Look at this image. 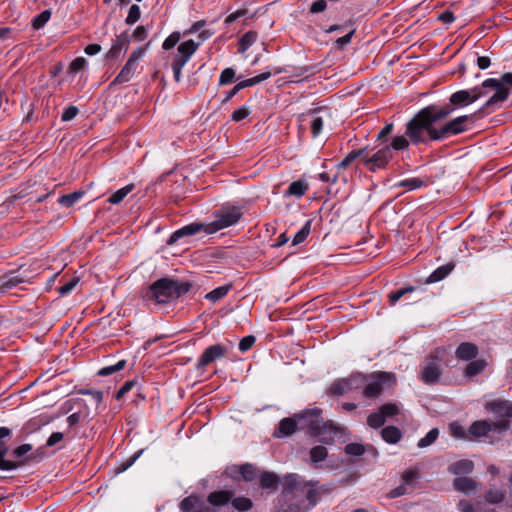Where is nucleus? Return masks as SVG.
<instances>
[{"label": "nucleus", "instance_id": "nucleus-1", "mask_svg": "<svg viewBox=\"0 0 512 512\" xmlns=\"http://www.w3.org/2000/svg\"><path fill=\"white\" fill-rule=\"evenodd\" d=\"M450 106L429 105L421 109L406 125L405 135L417 145L432 140V131H437L436 124L452 114Z\"/></svg>", "mask_w": 512, "mask_h": 512}, {"label": "nucleus", "instance_id": "nucleus-2", "mask_svg": "<svg viewBox=\"0 0 512 512\" xmlns=\"http://www.w3.org/2000/svg\"><path fill=\"white\" fill-rule=\"evenodd\" d=\"M214 217L215 219L210 223H191L176 230L169 237L167 244L173 245L180 238L194 235L201 231L205 232L206 234H213L219 230L230 227L240 220L242 213L237 207H223L214 213Z\"/></svg>", "mask_w": 512, "mask_h": 512}, {"label": "nucleus", "instance_id": "nucleus-3", "mask_svg": "<svg viewBox=\"0 0 512 512\" xmlns=\"http://www.w3.org/2000/svg\"><path fill=\"white\" fill-rule=\"evenodd\" d=\"M192 284L190 282H178L168 278L155 281L149 287L148 297H151L159 304L169 303L178 297L186 294Z\"/></svg>", "mask_w": 512, "mask_h": 512}, {"label": "nucleus", "instance_id": "nucleus-4", "mask_svg": "<svg viewBox=\"0 0 512 512\" xmlns=\"http://www.w3.org/2000/svg\"><path fill=\"white\" fill-rule=\"evenodd\" d=\"M213 34L214 32L209 29L201 30L198 35L200 40L199 42H195L194 40L189 39L178 45L177 53L173 56L171 63L174 79L176 82L181 81L182 68L187 64L191 56L197 51L200 44L209 39Z\"/></svg>", "mask_w": 512, "mask_h": 512}, {"label": "nucleus", "instance_id": "nucleus-5", "mask_svg": "<svg viewBox=\"0 0 512 512\" xmlns=\"http://www.w3.org/2000/svg\"><path fill=\"white\" fill-rule=\"evenodd\" d=\"M487 89L494 90V94L490 96L484 105L474 113V115H478V118L483 117L486 110L491 106L505 101L509 95V90L503 86L499 80L490 78L485 80L481 86H476L471 89L472 94L477 95L475 96V102L480 98L487 96Z\"/></svg>", "mask_w": 512, "mask_h": 512}, {"label": "nucleus", "instance_id": "nucleus-6", "mask_svg": "<svg viewBox=\"0 0 512 512\" xmlns=\"http://www.w3.org/2000/svg\"><path fill=\"white\" fill-rule=\"evenodd\" d=\"M298 421L300 422V429H307L315 436L322 435L327 429L336 431L332 424L323 421L322 410L319 408L308 409L298 414Z\"/></svg>", "mask_w": 512, "mask_h": 512}, {"label": "nucleus", "instance_id": "nucleus-7", "mask_svg": "<svg viewBox=\"0 0 512 512\" xmlns=\"http://www.w3.org/2000/svg\"><path fill=\"white\" fill-rule=\"evenodd\" d=\"M445 355V349L437 348L430 356L426 359V362L421 368L420 379L425 384H435L439 381L442 375V368L439 361L443 359Z\"/></svg>", "mask_w": 512, "mask_h": 512}, {"label": "nucleus", "instance_id": "nucleus-8", "mask_svg": "<svg viewBox=\"0 0 512 512\" xmlns=\"http://www.w3.org/2000/svg\"><path fill=\"white\" fill-rule=\"evenodd\" d=\"M363 149L362 163L371 172L385 168L393 157L391 146H384L373 153L367 147Z\"/></svg>", "mask_w": 512, "mask_h": 512}, {"label": "nucleus", "instance_id": "nucleus-9", "mask_svg": "<svg viewBox=\"0 0 512 512\" xmlns=\"http://www.w3.org/2000/svg\"><path fill=\"white\" fill-rule=\"evenodd\" d=\"M473 117L478 118V115H462L446 122L441 127H439L437 131H432V140H444L451 136L465 132L467 130L465 123Z\"/></svg>", "mask_w": 512, "mask_h": 512}, {"label": "nucleus", "instance_id": "nucleus-10", "mask_svg": "<svg viewBox=\"0 0 512 512\" xmlns=\"http://www.w3.org/2000/svg\"><path fill=\"white\" fill-rule=\"evenodd\" d=\"M510 428V422L507 419H501L496 422H491L489 420H478L474 421L469 429L468 434L471 438H480L488 435L490 431H494L496 433H503Z\"/></svg>", "mask_w": 512, "mask_h": 512}, {"label": "nucleus", "instance_id": "nucleus-11", "mask_svg": "<svg viewBox=\"0 0 512 512\" xmlns=\"http://www.w3.org/2000/svg\"><path fill=\"white\" fill-rule=\"evenodd\" d=\"M363 395L366 398H377L383 391L385 383L390 379L388 373H375L364 375Z\"/></svg>", "mask_w": 512, "mask_h": 512}, {"label": "nucleus", "instance_id": "nucleus-12", "mask_svg": "<svg viewBox=\"0 0 512 512\" xmlns=\"http://www.w3.org/2000/svg\"><path fill=\"white\" fill-rule=\"evenodd\" d=\"M364 375L357 373L348 378L337 379L329 388V393L333 395H343L350 391L358 390L363 387Z\"/></svg>", "mask_w": 512, "mask_h": 512}, {"label": "nucleus", "instance_id": "nucleus-13", "mask_svg": "<svg viewBox=\"0 0 512 512\" xmlns=\"http://www.w3.org/2000/svg\"><path fill=\"white\" fill-rule=\"evenodd\" d=\"M146 51L145 47L138 48L135 50L129 57L128 61L120 71V73L116 76L113 83H126L132 79L135 74L136 68L138 66V62L144 56Z\"/></svg>", "mask_w": 512, "mask_h": 512}, {"label": "nucleus", "instance_id": "nucleus-14", "mask_svg": "<svg viewBox=\"0 0 512 512\" xmlns=\"http://www.w3.org/2000/svg\"><path fill=\"white\" fill-rule=\"evenodd\" d=\"M11 437L12 430L10 428L4 426L0 427V470L2 471L15 470L23 464V462L16 463L14 461L5 459V456L9 451L7 441L11 439Z\"/></svg>", "mask_w": 512, "mask_h": 512}, {"label": "nucleus", "instance_id": "nucleus-15", "mask_svg": "<svg viewBox=\"0 0 512 512\" xmlns=\"http://www.w3.org/2000/svg\"><path fill=\"white\" fill-rule=\"evenodd\" d=\"M230 346L231 344H214L206 348L196 364V369L203 370L207 365L225 356Z\"/></svg>", "mask_w": 512, "mask_h": 512}, {"label": "nucleus", "instance_id": "nucleus-16", "mask_svg": "<svg viewBox=\"0 0 512 512\" xmlns=\"http://www.w3.org/2000/svg\"><path fill=\"white\" fill-rule=\"evenodd\" d=\"M304 491L302 489V479L297 474H288L284 478V489L282 492L283 498H297L303 496Z\"/></svg>", "mask_w": 512, "mask_h": 512}, {"label": "nucleus", "instance_id": "nucleus-17", "mask_svg": "<svg viewBox=\"0 0 512 512\" xmlns=\"http://www.w3.org/2000/svg\"><path fill=\"white\" fill-rule=\"evenodd\" d=\"M261 471L258 470L254 465L250 463H246L240 466H233L228 468V473L232 478H236V474H239L244 481L252 482L258 479L259 473Z\"/></svg>", "mask_w": 512, "mask_h": 512}, {"label": "nucleus", "instance_id": "nucleus-18", "mask_svg": "<svg viewBox=\"0 0 512 512\" xmlns=\"http://www.w3.org/2000/svg\"><path fill=\"white\" fill-rule=\"evenodd\" d=\"M485 409L503 419L512 417V402L506 400H493L485 405Z\"/></svg>", "mask_w": 512, "mask_h": 512}, {"label": "nucleus", "instance_id": "nucleus-19", "mask_svg": "<svg viewBox=\"0 0 512 512\" xmlns=\"http://www.w3.org/2000/svg\"><path fill=\"white\" fill-rule=\"evenodd\" d=\"M297 429H300V422L298 421V414L293 417L282 419L277 429L274 432L275 437H285L292 435Z\"/></svg>", "mask_w": 512, "mask_h": 512}, {"label": "nucleus", "instance_id": "nucleus-20", "mask_svg": "<svg viewBox=\"0 0 512 512\" xmlns=\"http://www.w3.org/2000/svg\"><path fill=\"white\" fill-rule=\"evenodd\" d=\"M475 96L472 94V90H459L451 94L449 98V104L447 106H450L454 109L465 107L471 103L475 102Z\"/></svg>", "mask_w": 512, "mask_h": 512}, {"label": "nucleus", "instance_id": "nucleus-21", "mask_svg": "<svg viewBox=\"0 0 512 512\" xmlns=\"http://www.w3.org/2000/svg\"><path fill=\"white\" fill-rule=\"evenodd\" d=\"M27 280V275H24L21 271H11L0 276V290L10 289Z\"/></svg>", "mask_w": 512, "mask_h": 512}, {"label": "nucleus", "instance_id": "nucleus-22", "mask_svg": "<svg viewBox=\"0 0 512 512\" xmlns=\"http://www.w3.org/2000/svg\"><path fill=\"white\" fill-rule=\"evenodd\" d=\"M257 480L259 482V486L263 490H267L269 492L276 491L280 484V479H279L278 475H276L273 472H268V471H261L259 473V477Z\"/></svg>", "mask_w": 512, "mask_h": 512}, {"label": "nucleus", "instance_id": "nucleus-23", "mask_svg": "<svg viewBox=\"0 0 512 512\" xmlns=\"http://www.w3.org/2000/svg\"><path fill=\"white\" fill-rule=\"evenodd\" d=\"M129 46V35L123 32L117 36L112 47L107 52V57L110 59L117 58L122 52H125Z\"/></svg>", "mask_w": 512, "mask_h": 512}, {"label": "nucleus", "instance_id": "nucleus-24", "mask_svg": "<svg viewBox=\"0 0 512 512\" xmlns=\"http://www.w3.org/2000/svg\"><path fill=\"white\" fill-rule=\"evenodd\" d=\"M455 355L459 360H473L478 355V347L471 342H463L457 347Z\"/></svg>", "mask_w": 512, "mask_h": 512}, {"label": "nucleus", "instance_id": "nucleus-25", "mask_svg": "<svg viewBox=\"0 0 512 512\" xmlns=\"http://www.w3.org/2000/svg\"><path fill=\"white\" fill-rule=\"evenodd\" d=\"M232 491L220 490L211 492L207 497V502L211 505V507H222L228 504L233 496Z\"/></svg>", "mask_w": 512, "mask_h": 512}, {"label": "nucleus", "instance_id": "nucleus-26", "mask_svg": "<svg viewBox=\"0 0 512 512\" xmlns=\"http://www.w3.org/2000/svg\"><path fill=\"white\" fill-rule=\"evenodd\" d=\"M453 486L457 491L470 494L477 488V482L468 477H458L454 479Z\"/></svg>", "mask_w": 512, "mask_h": 512}, {"label": "nucleus", "instance_id": "nucleus-27", "mask_svg": "<svg viewBox=\"0 0 512 512\" xmlns=\"http://www.w3.org/2000/svg\"><path fill=\"white\" fill-rule=\"evenodd\" d=\"M455 264L450 262L443 266L438 267L435 271H433L426 280V283H435L443 280L446 276H448L454 269Z\"/></svg>", "mask_w": 512, "mask_h": 512}, {"label": "nucleus", "instance_id": "nucleus-28", "mask_svg": "<svg viewBox=\"0 0 512 512\" xmlns=\"http://www.w3.org/2000/svg\"><path fill=\"white\" fill-rule=\"evenodd\" d=\"M473 462L471 460H459L454 463H452L448 470L450 473L454 475H462V474H469L473 470Z\"/></svg>", "mask_w": 512, "mask_h": 512}, {"label": "nucleus", "instance_id": "nucleus-29", "mask_svg": "<svg viewBox=\"0 0 512 512\" xmlns=\"http://www.w3.org/2000/svg\"><path fill=\"white\" fill-rule=\"evenodd\" d=\"M309 186L305 181L298 180L292 182L287 190L284 192V196H295L302 197L308 190Z\"/></svg>", "mask_w": 512, "mask_h": 512}, {"label": "nucleus", "instance_id": "nucleus-30", "mask_svg": "<svg viewBox=\"0 0 512 512\" xmlns=\"http://www.w3.org/2000/svg\"><path fill=\"white\" fill-rule=\"evenodd\" d=\"M382 439L389 444H396L401 439V431L395 426H387L381 431Z\"/></svg>", "mask_w": 512, "mask_h": 512}, {"label": "nucleus", "instance_id": "nucleus-31", "mask_svg": "<svg viewBox=\"0 0 512 512\" xmlns=\"http://www.w3.org/2000/svg\"><path fill=\"white\" fill-rule=\"evenodd\" d=\"M33 447L31 444H22L15 448L12 451V456L19 461H15L16 463L23 462L24 465L28 460L33 459V456H26L30 451H32Z\"/></svg>", "mask_w": 512, "mask_h": 512}, {"label": "nucleus", "instance_id": "nucleus-32", "mask_svg": "<svg viewBox=\"0 0 512 512\" xmlns=\"http://www.w3.org/2000/svg\"><path fill=\"white\" fill-rule=\"evenodd\" d=\"M310 116L312 117L310 122L311 133L313 137H317L322 132L325 117L322 115H318V112L316 110L312 111L310 113Z\"/></svg>", "mask_w": 512, "mask_h": 512}, {"label": "nucleus", "instance_id": "nucleus-33", "mask_svg": "<svg viewBox=\"0 0 512 512\" xmlns=\"http://www.w3.org/2000/svg\"><path fill=\"white\" fill-rule=\"evenodd\" d=\"M201 499L195 496H188L180 503L182 512H197Z\"/></svg>", "mask_w": 512, "mask_h": 512}, {"label": "nucleus", "instance_id": "nucleus-34", "mask_svg": "<svg viewBox=\"0 0 512 512\" xmlns=\"http://www.w3.org/2000/svg\"><path fill=\"white\" fill-rule=\"evenodd\" d=\"M327 456H328V451H327L326 447H324V446L318 445V446L313 447L310 450V460H311V463L314 465H316L319 462L324 461L327 458Z\"/></svg>", "mask_w": 512, "mask_h": 512}, {"label": "nucleus", "instance_id": "nucleus-35", "mask_svg": "<svg viewBox=\"0 0 512 512\" xmlns=\"http://www.w3.org/2000/svg\"><path fill=\"white\" fill-rule=\"evenodd\" d=\"M134 189L133 184H128L125 187L114 192L108 199L111 204H119L132 190Z\"/></svg>", "mask_w": 512, "mask_h": 512}, {"label": "nucleus", "instance_id": "nucleus-36", "mask_svg": "<svg viewBox=\"0 0 512 512\" xmlns=\"http://www.w3.org/2000/svg\"><path fill=\"white\" fill-rule=\"evenodd\" d=\"M486 366L483 360L471 361L465 368V376L473 377L481 373Z\"/></svg>", "mask_w": 512, "mask_h": 512}, {"label": "nucleus", "instance_id": "nucleus-37", "mask_svg": "<svg viewBox=\"0 0 512 512\" xmlns=\"http://www.w3.org/2000/svg\"><path fill=\"white\" fill-rule=\"evenodd\" d=\"M271 76V72L270 71H265V72H262L261 74L255 76V77H252V78H249V79H246V80H243V81H240L238 82L239 86L241 89H244V88H247V87H251V86H254L264 80H267L268 78H270Z\"/></svg>", "mask_w": 512, "mask_h": 512}, {"label": "nucleus", "instance_id": "nucleus-38", "mask_svg": "<svg viewBox=\"0 0 512 512\" xmlns=\"http://www.w3.org/2000/svg\"><path fill=\"white\" fill-rule=\"evenodd\" d=\"M83 195H84V192H82V191H75L73 193L61 196L58 199V202L61 205L65 206V207H71L76 202H78L82 198Z\"/></svg>", "mask_w": 512, "mask_h": 512}, {"label": "nucleus", "instance_id": "nucleus-39", "mask_svg": "<svg viewBox=\"0 0 512 512\" xmlns=\"http://www.w3.org/2000/svg\"><path fill=\"white\" fill-rule=\"evenodd\" d=\"M231 504L234 509L240 512H246L250 510L253 506L251 499L247 497H236L231 500Z\"/></svg>", "mask_w": 512, "mask_h": 512}, {"label": "nucleus", "instance_id": "nucleus-40", "mask_svg": "<svg viewBox=\"0 0 512 512\" xmlns=\"http://www.w3.org/2000/svg\"><path fill=\"white\" fill-rule=\"evenodd\" d=\"M230 290V285L220 286L206 295V298L215 303L227 295Z\"/></svg>", "mask_w": 512, "mask_h": 512}, {"label": "nucleus", "instance_id": "nucleus-41", "mask_svg": "<svg viewBox=\"0 0 512 512\" xmlns=\"http://www.w3.org/2000/svg\"><path fill=\"white\" fill-rule=\"evenodd\" d=\"M311 231V220L306 221L304 226L295 234L292 244L298 245L305 241Z\"/></svg>", "mask_w": 512, "mask_h": 512}, {"label": "nucleus", "instance_id": "nucleus-42", "mask_svg": "<svg viewBox=\"0 0 512 512\" xmlns=\"http://www.w3.org/2000/svg\"><path fill=\"white\" fill-rule=\"evenodd\" d=\"M364 153V149L353 150L351 151L338 165V169L347 168L356 158H360L362 160V154Z\"/></svg>", "mask_w": 512, "mask_h": 512}, {"label": "nucleus", "instance_id": "nucleus-43", "mask_svg": "<svg viewBox=\"0 0 512 512\" xmlns=\"http://www.w3.org/2000/svg\"><path fill=\"white\" fill-rule=\"evenodd\" d=\"M125 366H126V360L122 359V360H119L114 365H109V366H105V367L101 368L98 371V375H100V376H109V375H111V374H113L115 372H118V371L122 370Z\"/></svg>", "mask_w": 512, "mask_h": 512}, {"label": "nucleus", "instance_id": "nucleus-44", "mask_svg": "<svg viewBox=\"0 0 512 512\" xmlns=\"http://www.w3.org/2000/svg\"><path fill=\"white\" fill-rule=\"evenodd\" d=\"M385 418L382 415L381 411L371 413L367 418V424L374 429L380 428L385 423Z\"/></svg>", "mask_w": 512, "mask_h": 512}, {"label": "nucleus", "instance_id": "nucleus-45", "mask_svg": "<svg viewBox=\"0 0 512 512\" xmlns=\"http://www.w3.org/2000/svg\"><path fill=\"white\" fill-rule=\"evenodd\" d=\"M439 435V430L437 428H433L431 429L425 437L421 438L419 441H418V447L419 448H425L429 445H431L432 443H434L437 439Z\"/></svg>", "mask_w": 512, "mask_h": 512}, {"label": "nucleus", "instance_id": "nucleus-46", "mask_svg": "<svg viewBox=\"0 0 512 512\" xmlns=\"http://www.w3.org/2000/svg\"><path fill=\"white\" fill-rule=\"evenodd\" d=\"M51 12L49 10H44L34 17L32 20V26L34 29L42 28L50 19Z\"/></svg>", "mask_w": 512, "mask_h": 512}, {"label": "nucleus", "instance_id": "nucleus-47", "mask_svg": "<svg viewBox=\"0 0 512 512\" xmlns=\"http://www.w3.org/2000/svg\"><path fill=\"white\" fill-rule=\"evenodd\" d=\"M450 431H451L452 436L455 437V438L470 440L468 431H466L464 429V427L461 426L458 423H455V422L451 423L450 424Z\"/></svg>", "mask_w": 512, "mask_h": 512}, {"label": "nucleus", "instance_id": "nucleus-48", "mask_svg": "<svg viewBox=\"0 0 512 512\" xmlns=\"http://www.w3.org/2000/svg\"><path fill=\"white\" fill-rule=\"evenodd\" d=\"M379 410L381 411L382 415L384 416L385 420L387 418H391L396 416L399 413V407L394 403H386L382 405Z\"/></svg>", "mask_w": 512, "mask_h": 512}, {"label": "nucleus", "instance_id": "nucleus-49", "mask_svg": "<svg viewBox=\"0 0 512 512\" xmlns=\"http://www.w3.org/2000/svg\"><path fill=\"white\" fill-rule=\"evenodd\" d=\"M418 478V472L416 468H410L406 470L402 476V483L407 487H413L416 479Z\"/></svg>", "mask_w": 512, "mask_h": 512}, {"label": "nucleus", "instance_id": "nucleus-50", "mask_svg": "<svg viewBox=\"0 0 512 512\" xmlns=\"http://www.w3.org/2000/svg\"><path fill=\"white\" fill-rule=\"evenodd\" d=\"M485 499L488 503H491V504H498L500 502L503 501L504 499V492L501 491V490H489L486 494H485Z\"/></svg>", "mask_w": 512, "mask_h": 512}, {"label": "nucleus", "instance_id": "nucleus-51", "mask_svg": "<svg viewBox=\"0 0 512 512\" xmlns=\"http://www.w3.org/2000/svg\"><path fill=\"white\" fill-rule=\"evenodd\" d=\"M140 16H141L140 7L136 4H133V5H131V7L128 11V15H127L125 21L127 24L132 25L140 19Z\"/></svg>", "mask_w": 512, "mask_h": 512}, {"label": "nucleus", "instance_id": "nucleus-52", "mask_svg": "<svg viewBox=\"0 0 512 512\" xmlns=\"http://www.w3.org/2000/svg\"><path fill=\"white\" fill-rule=\"evenodd\" d=\"M181 39L180 32H173L171 33L163 42L162 48L164 50H170L172 49Z\"/></svg>", "mask_w": 512, "mask_h": 512}, {"label": "nucleus", "instance_id": "nucleus-53", "mask_svg": "<svg viewBox=\"0 0 512 512\" xmlns=\"http://www.w3.org/2000/svg\"><path fill=\"white\" fill-rule=\"evenodd\" d=\"M365 450V447L359 443H349L345 446V452L352 456H361Z\"/></svg>", "mask_w": 512, "mask_h": 512}, {"label": "nucleus", "instance_id": "nucleus-54", "mask_svg": "<svg viewBox=\"0 0 512 512\" xmlns=\"http://www.w3.org/2000/svg\"><path fill=\"white\" fill-rule=\"evenodd\" d=\"M391 150H404L409 146V140L405 136H397L393 139L391 144Z\"/></svg>", "mask_w": 512, "mask_h": 512}, {"label": "nucleus", "instance_id": "nucleus-55", "mask_svg": "<svg viewBox=\"0 0 512 512\" xmlns=\"http://www.w3.org/2000/svg\"><path fill=\"white\" fill-rule=\"evenodd\" d=\"M321 491L320 489H313L310 488L307 490L305 494L306 500L309 502L308 507H313L317 504L318 500L320 499Z\"/></svg>", "mask_w": 512, "mask_h": 512}, {"label": "nucleus", "instance_id": "nucleus-56", "mask_svg": "<svg viewBox=\"0 0 512 512\" xmlns=\"http://www.w3.org/2000/svg\"><path fill=\"white\" fill-rule=\"evenodd\" d=\"M87 61L83 57H77L69 66V73L76 74L86 67Z\"/></svg>", "mask_w": 512, "mask_h": 512}, {"label": "nucleus", "instance_id": "nucleus-57", "mask_svg": "<svg viewBox=\"0 0 512 512\" xmlns=\"http://www.w3.org/2000/svg\"><path fill=\"white\" fill-rule=\"evenodd\" d=\"M414 291V288L413 287H407V288H402V289H399L395 292H392L389 294V301H390V304L391 305H394L396 302H398L405 294L407 293H410V292H413Z\"/></svg>", "mask_w": 512, "mask_h": 512}, {"label": "nucleus", "instance_id": "nucleus-58", "mask_svg": "<svg viewBox=\"0 0 512 512\" xmlns=\"http://www.w3.org/2000/svg\"><path fill=\"white\" fill-rule=\"evenodd\" d=\"M78 282H79V278H77V277L70 278L66 283H64L62 286H60L58 288V292L61 295H67L75 288V286L78 284Z\"/></svg>", "mask_w": 512, "mask_h": 512}, {"label": "nucleus", "instance_id": "nucleus-59", "mask_svg": "<svg viewBox=\"0 0 512 512\" xmlns=\"http://www.w3.org/2000/svg\"><path fill=\"white\" fill-rule=\"evenodd\" d=\"M422 185H423V181L421 179H419V178L406 179V180L401 181L398 184V186L406 187L409 190L417 189V188L421 187Z\"/></svg>", "mask_w": 512, "mask_h": 512}, {"label": "nucleus", "instance_id": "nucleus-60", "mask_svg": "<svg viewBox=\"0 0 512 512\" xmlns=\"http://www.w3.org/2000/svg\"><path fill=\"white\" fill-rule=\"evenodd\" d=\"M235 76V71L232 68H226L221 72L220 78H219V84L220 85H227L230 82H232L233 78Z\"/></svg>", "mask_w": 512, "mask_h": 512}, {"label": "nucleus", "instance_id": "nucleus-61", "mask_svg": "<svg viewBox=\"0 0 512 512\" xmlns=\"http://www.w3.org/2000/svg\"><path fill=\"white\" fill-rule=\"evenodd\" d=\"M249 114V109L246 106H241L232 113L231 119L235 122H239L245 119Z\"/></svg>", "mask_w": 512, "mask_h": 512}, {"label": "nucleus", "instance_id": "nucleus-62", "mask_svg": "<svg viewBox=\"0 0 512 512\" xmlns=\"http://www.w3.org/2000/svg\"><path fill=\"white\" fill-rule=\"evenodd\" d=\"M142 453H143V450H139L134 455L129 457L125 462H123L121 464V466L118 469V472H124L129 467H131L135 463V461L141 456Z\"/></svg>", "mask_w": 512, "mask_h": 512}, {"label": "nucleus", "instance_id": "nucleus-63", "mask_svg": "<svg viewBox=\"0 0 512 512\" xmlns=\"http://www.w3.org/2000/svg\"><path fill=\"white\" fill-rule=\"evenodd\" d=\"M77 114L78 108L76 106H69L62 113L61 120L65 122L71 121L77 116Z\"/></svg>", "mask_w": 512, "mask_h": 512}, {"label": "nucleus", "instance_id": "nucleus-64", "mask_svg": "<svg viewBox=\"0 0 512 512\" xmlns=\"http://www.w3.org/2000/svg\"><path fill=\"white\" fill-rule=\"evenodd\" d=\"M255 343V337L252 335L242 338L239 342V350L245 352L249 350Z\"/></svg>", "mask_w": 512, "mask_h": 512}]
</instances>
